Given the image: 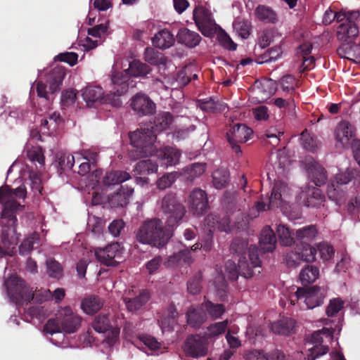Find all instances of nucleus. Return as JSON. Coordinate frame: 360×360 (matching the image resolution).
Here are the masks:
<instances>
[{
    "label": "nucleus",
    "instance_id": "nucleus-29",
    "mask_svg": "<svg viewBox=\"0 0 360 360\" xmlns=\"http://www.w3.org/2000/svg\"><path fill=\"white\" fill-rule=\"evenodd\" d=\"M25 167V169H24L22 172V177L25 179L27 178L26 184H29L34 195L41 194L42 186L39 172H36V171L30 169V167L27 163H26Z\"/></svg>",
    "mask_w": 360,
    "mask_h": 360
},
{
    "label": "nucleus",
    "instance_id": "nucleus-8",
    "mask_svg": "<svg viewBox=\"0 0 360 360\" xmlns=\"http://www.w3.org/2000/svg\"><path fill=\"white\" fill-rule=\"evenodd\" d=\"M326 292L324 288L313 286L307 290L291 285L283 291V297L280 300V304L285 307V300L289 302L290 305H295L296 302L300 304L302 301L306 309H311L320 306L326 297ZM301 309L304 306L300 305Z\"/></svg>",
    "mask_w": 360,
    "mask_h": 360
},
{
    "label": "nucleus",
    "instance_id": "nucleus-56",
    "mask_svg": "<svg viewBox=\"0 0 360 360\" xmlns=\"http://www.w3.org/2000/svg\"><path fill=\"white\" fill-rule=\"evenodd\" d=\"M302 262L312 263L316 260V249L309 244H302L297 246Z\"/></svg>",
    "mask_w": 360,
    "mask_h": 360
},
{
    "label": "nucleus",
    "instance_id": "nucleus-31",
    "mask_svg": "<svg viewBox=\"0 0 360 360\" xmlns=\"http://www.w3.org/2000/svg\"><path fill=\"white\" fill-rule=\"evenodd\" d=\"M176 37L179 43L184 44L188 48L195 47L202 39L199 34L185 27L179 30Z\"/></svg>",
    "mask_w": 360,
    "mask_h": 360
},
{
    "label": "nucleus",
    "instance_id": "nucleus-17",
    "mask_svg": "<svg viewBox=\"0 0 360 360\" xmlns=\"http://www.w3.org/2000/svg\"><path fill=\"white\" fill-rule=\"evenodd\" d=\"M189 210L195 216L204 214L209 208L207 193L201 188H194L186 199Z\"/></svg>",
    "mask_w": 360,
    "mask_h": 360
},
{
    "label": "nucleus",
    "instance_id": "nucleus-3",
    "mask_svg": "<svg viewBox=\"0 0 360 360\" xmlns=\"http://www.w3.org/2000/svg\"><path fill=\"white\" fill-rule=\"evenodd\" d=\"M245 240L236 238L233 240L231 250L238 254V265L233 261L229 260L225 264V270L231 280H236L239 276L250 278L255 274L253 269L260 267L261 261L258 255V250L255 245L248 248Z\"/></svg>",
    "mask_w": 360,
    "mask_h": 360
},
{
    "label": "nucleus",
    "instance_id": "nucleus-1",
    "mask_svg": "<svg viewBox=\"0 0 360 360\" xmlns=\"http://www.w3.org/2000/svg\"><path fill=\"white\" fill-rule=\"evenodd\" d=\"M26 193L25 186H19L14 190L6 185L0 187V204L2 205L0 259L13 257L16 252L15 247L19 235L16 233L17 219L15 213L21 210L23 206L18 203L15 198L24 199Z\"/></svg>",
    "mask_w": 360,
    "mask_h": 360
},
{
    "label": "nucleus",
    "instance_id": "nucleus-38",
    "mask_svg": "<svg viewBox=\"0 0 360 360\" xmlns=\"http://www.w3.org/2000/svg\"><path fill=\"white\" fill-rule=\"evenodd\" d=\"M228 327V321L216 322L210 324L207 327L203 338L208 341L209 340L215 339L219 335L224 333Z\"/></svg>",
    "mask_w": 360,
    "mask_h": 360
},
{
    "label": "nucleus",
    "instance_id": "nucleus-62",
    "mask_svg": "<svg viewBox=\"0 0 360 360\" xmlns=\"http://www.w3.org/2000/svg\"><path fill=\"white\" fill-rule=\"evenodd\" d=\"M176 81V75H169L164 77L162 80L156 79L154 82V85L158 89H179V86H175V83L174 82ZM177 85V83H176Z\"/></svg>",
    "mask_w": 360,
    "mask_h": 360
},
{
    "label": "nucleus",
    "instance_id": "nucleus-50",
    "mask_svg": "<svg viewBox=\"0 0 360 360\" xmlns=\"http://www.w3.org/2000/svg\"><path fill=\"white\" fill-rule=\"evenodd\" d=\"M257 18L266 22L275 23L277 21V15L271 8L265 6H259L255 10Z\"/></svg>",
    "mask_w": 360,
    "mask_h": 360
},
{
    "label": "nucleus",
    "instance_id": "nucleus-57",
    "mask_svg": "<svg viewBox=\"0 0 360 360\" xmlns=\"http://www.w3.org/2000/svg\"><path fill=\"white\" fill-rule=\"evenodd\" d=\"M316 252L319 253V256L323 262H330L335 255L333 247L326 242H322L316 245Z\"/></svg>",
    "mask_w": 360,
    "mask_h": 360
},
{
    "label": "nucleus",
    "instance_id": "nucleus-4",
    "mask_svg": "<svg viewBox=\"0 0 360 360\" xmlns=\"http://www.w3.org/2000/svg\"><path fill=\"white\" fill-rule=\"evenodd\" d=\"M82 318L74 313L70 307H65L58 310L55 319H50L44 326L43 333L45 335H56L57 339L51 338L49 341L56 345L66 347L60 340H64L63 333H74L81 326Z\"/></svg>",
    "mask_w": 360,
    "mask_h": 360
},
{
    "label": "nucleus",
    "instance_id": "nucleus-13",
    "mask_svg": "<svg viewBox=\"0 0 360 360\" xmlns=\"http://www.w3.org/2000/svg\"><path fill=\"white\" fill-rule=\"evenodd\" d=\"M131 326L127 324L123 330L126 338L132 342L139 349L143 351L148 355H158L162 353L161 344L156 338L149 335H141L137 338H133Z\"/></svg>",
    "mask_w": 360,
    "mask_h": 360
},
{
    "label": "nucleus",
    "instance_id": "nucleus-20",
    "mask_svg": "<svg viewBox=\"0 0 360 360\" xmlns=\"http://www.w3.org/2000/svg\"><path fill=\"white\" fill-rule=\"evenodd\" d=\"M134 155L136 156L134 160L141 158L139 155V152H134ZM153 155L158 158L160 164L162 166L167 167L169 166L175 165L179 162L181 153L178 149L173 147H165L160 150H157V147L155 145L154 151L150 155ZM148 155H150L148 154L147 155L142 156L141 158L147 157Z\"/></svg>",
    "mask_w": 360,
    "mask_h": 360
},
{
    "label": "nucleus",
    "instance_id": "nucleus-53",
    "mask_svg": "<svg viewBox=\"0 0 360 360\" xmlns=\"http://www.w3.org/2000/svg\"><path fill=\"white\" fill-rule=\"evenodd\" d=\"M27 157L32 164L37 166L39 164V167L44 165V155L42 148L39 146H32L27 150Z\"/></svg>",
    "mask_w": 360,
    "mask_h": 360
},
{
    "label": "nucleus",
    "instance_id": "nucleus-52",
    "mask_svg": "<svg viewBox=\"0 0 360 360\" xmlns=\"http://www.w3.org/2000/svg\"><path fill=\"white\" fill-rule=\"evenodd\" d=\"M158 171V165L151 160H144L138 162L134 167L136 174H150Z\"/></svg>",
    "mask_w": 360,
    "mask_h": 360
},
{
    "label": "nucleus",
    "instance_id": "nucleus-36",
    "mask_svg": "<svg viewBox=\"0 0 360 360\" xmlns=\"http://www.w3.org/2000/svg\"><path fill=\"white\" fill-rule=\"evenodd\" d=\"M187 323L193 328L200 327L207 319V314L202 306L198 308L191 307L187 314Z\"/></svg>",
    "mask_w": 360,
    "mask_h": 360
},
{
    "label": "nucleus",
    "instance_id": "nucleus-10",
    "mask_svg": "<svg viewBox=\"0 0 360 360\" xmlns=\"http://www.w3.org/2000/svg\"><path fill=\"white\" fill-rule=\"evenodd\" d=\"M65 73L59 68L53 69L47 76L46 82L39 81L37 83V92L41 102L50 108V103L53 99V94L62 85Z\"/></svg>",
    "mask_w": 360,
    "mask_h": 360
},
{
    "label": "nucleus",
    "instance_id": "nucleus-27",
    "mask_svg": "<svg viewBox=\"0 0 360 360\" xmlns=\"http://www.w3.org/2000/svg\"><path fill=\"white\" fill-rule=\"evenodd\" d=\"M354 127L348 122H340L335 129L337 146L346 148L354 141Z\"/></svg>",
    "mask_w": 360,
    "mask_h": 360
},
{
    "label": "nucleus",
    "instance_id": "nucleus-43",
    "mask_svg": "<svg viewBox=\"0 0 360 360\" xmlns=\"http://www.w3.org/2000/svg\"><path fill=\"white\" fill-rule=\"evenodd\" d=\"M197 103L202 110L209 112H222L227 108L226 104L216 102L212 98L200 99Z\"/></svg>",
    "mask_w": 360,
    "mask_h": 360
},
{
    "label": "nucleus",
    "instance_id": "nucleus-28",
    "mask_svg": "<svg viewBox=\"0 0 360 360\" xmlns=\"http://www.w3.org/2000/svg\"><path fill=\"white\" fill-rule=\"evenodd\" d=\"M306 162L307 172L311 181L317 186L324 184L327 179L324 169L311 158L307 159Z\"/></svg>",
    "mask_w": 360,
    "mask_h": 360
},
{
    "label": "nucleus",
    "instance_id": "nucleus-51",
    "mask_svg": "<svg viewBox=\"0 0 360 360\" xmlns=\"http://www.w3.org/2000/svg\"><path fill=\"white\" fill-rule=\"evenodd\" d=\"M203 310L206 311L207 314L212 319L221 318L225 312L224 306L221 304H214L210 301H205L201 304Z\"/></svg>",
    "mask_w": 360,
    "mask_h": 360
},
{
    "label": "nucleus",
    "instance_id": "nucleus-49",
    "mask_svg": "<svg viewBox=\"0 0 360 360\" xmlns=\"http://www.w3.org/2000/svg\"><path fill=\"white\" fill-rule=\"evenodd\" d=\"M178 313L174 307L171 306L167 316L163 317L160 321V326L163 333L173 330L176 323Z\"/></svg>",
    "mask_w": 360,
    "mask_h": 360
},
{
    "label": "nucleus",
    "instance_id": "nucleus-40",
    "mask_svg": "<svg viewBox=\"0 0 360 360\" xmlns=\"http://www.w3.org/2000/svg\"><path fill=\"white\" fill-rule=\"evenodd\" d=\"M276 232L281 245L291 246L295 243L293 233L287 226L283 224L276 225Z\"/></svg>",
    "mask_w": 360,
    "mask_h": 360
},
{
    "label": "nucleus",
    "instance_id": "nucleus-34",
    "mask_svg": "<svg viewBox=\"0 0 360 360\" xmlns=\"http://www.w3.org/2000/svg\"><path fill=\"white\" fill-rule=\"evenodd\" d=\"M295 322L293 319L283 317L271 323V329L274 333L289 335L295 328Z\"/></svg>",
    "mask_w": 360,
    "mask_h": 360
},
{
    "label": "nucleus",
    "instance_id": "nucleus-46",
    "mask_svg": "<svg viewBox=\"0 0 360 360\" xmlns=\"http://www.w3.org/2000/svg\"><path fill=\"white\" fill-rule=\"evenodd\" d=\"M233 27L236 34L243 39H247L251 32V22L241 18H236L233 22Z\"/></svg>",
    "mask_w": 360,
    "mask_h": 360
},
{
    "label": "nucleus",
    "instance_id": "nucleus-18",
    "mask_svg": "<svg viewBox=\"0 0 360 360\" xmlns=\"http://www.w3.org/2000/svg\"><path fill=\"white\" fill-rule=\"evenodd\" d=\"M253 134L252 129L245 124H235L227 133V140L233 150L236 153H241V150L238 143L248 141L251 139Z\"/></svg>",
    "mask_w": 360,
    "mask_h": 360
},
{
    "label": "nucleus",
    "instance_id": "nucleus-23",
    "mask_svg": "<svg viewBox=\"0 0 360 360\" xmlns=\"http://www.w3.org/2000/svg\"><path fill=\"white\" fill-rule=\"evenodd\" d=\"M326 198L321 191L314 186H308L302 191L297 202H300L306 207H319L324 205Z\"/></svg>",
    "mask_w": 360,
    "mask_h": 360
},
{
    "label": "nucleus",
    "instance_id": "nucleus-19",
    "mask_svg": "<svg viewBox=\"0 0 360 360\" xmlns=\"http://www.w3.org/2000/svg\"><path fill=\"white\" fill-rule=\"evenodd\" d=\"M333 331L329 328H323L322 330H319L313 333L310 338V342L314 344V346L308 349L309 354H307V360H316V358L326 354L328 352V347L318 346L323 341L322 335H326L327 338H330L333 336Z\"/></svg>",
    "mask_w": 360,
    "mask_h": 360
},
{
    "label": "nucleus",
    "instance_id": "nucleus-24",
    "mask_svg": "<svg viewBox=\"0 0 360 360\" xmlns=\"http://www.w3.org/2000/svg\"><path fill=\"white\" fill-rule=\"evenodd\" d=\"M150 67L139 60H133L129 63L128 69L125 70L124 72H113L112 75H117L120 78L126 77L129 80V89L134 88L135 83L133 79H131V76L139 77H145L150 72Z\"/></svg>",
    "mask_w": 360,
    "mask_h": 360
},
{
    "label": "nucleus",
    "instance_id": "nucleus-35",
    "mask_svg": "<svg viewBox=\"0 0 360 360\" xmlns=\"http://www.w3.org/2000/svg\"><path fill=\"white\" fill-rule=\"evenodd\" d=\"M175 41L174 35L168 30H162L153 38V45L160 49L171 47Z\"/></svg>",
    "mask_w": 360,
    "mask_h": 360
},
{
    "label": "nucleus",
    "instance_id": "nucleus-5",
    "mask_svg": "<svg viewBox=\"0 0 360 360\" xmlns=\"http://www.w3.org/2000/svg\"><path fill=\"white\" fill-rule=\"evenodd\" d=\"M111 80L115 91L109 94L104 96L103 89L98 86H88L82 90V98L89 107L96 103L110 104L116 108L122 105L120 96L128 91L129 79L126 77L120 78L117 75H112Z\"/></svg>",
    "mask_w": 360,
    "mask_h": 360
},
{
    "label": "nucleus",
    "instance_id": "nucleus-39",
    "mask_svg": "<svg viewBox=\"0 0 360 360\" xmlns=\"http://www.w3.org/2000/svg\"><path fill=\"white\" fill-rule=\"evenodd\" d=\"M131 178L129 173L123 171H112L107 172L103 177V184L105 186H113L121 184Z\"/></svg>",
    "mask_w": 360,
    "mask_h": 360
},
{
    "label": "nucleus",
    "instance_id": "nucleus-2",
    "mask_svg": "<svg viewBox=\"0 0 360 360\" xmlns=\"http://www.w3.org/2000/svg\"><path fill=\"white\" fill-rule=\"evenodd\" d=\"M172 122L173 117L171 113L162 112L155 117L153 125L150 127L141 128L129 133L130 143L134 149L129 151V157L135 159L136 156L134 155V152H139L140 157L153 154L156 142V134L168 129Z\"/></svg>",
    "mask_w": 360,
    "mask_h": 360
},
{
    "label": "nucleus",
    "instance_id": "nucleus-42",
    "mask_svg": "<svg viewBox=\"0 0 360 360\" xmlns=\"http://www.w3.org/2000/svg\"><path fill=\"white\" fill-rule=\"evenodd\" d=\"M317 230L313 225L307 226L299 229L296 231V238L301 242L302 244H308L313 241L317 236Z\"/></svg>",
    "mask_w": 360,
    "mask_h": 360
},
{
    "label": "nucleus",
    "instance_id": "nucleus-44",
    "mask_svg": "<svg viewBox=\"0 0 360 360\" xmlns=\"http://www.w3.org/2000/svg\"><path fill=\"white\" fill-rule=\"evenodd\" d=\"M191 251V250L186 248L174 254L169 257V264L179 266L190 265L193 262Z\"/></svg>",
    "mask_w": 360,
    "mask_h": 360
},
{
    "label": "nucleus",
    "instance_id": "nucleus-33",
    "mask_svg": "<svg viewBox=\"0 0 360 360\" xmlns=\"http://www.w3.org/2000/svg\"><path fill=\"white\" fill-rule=\"evenodd\" d=\"M134 193V188L122 186L115 193L111 195L108 200L111 207H124L129 201Z\"/></svg>",
    "mask_w": 360,
    "mask_h": 360
},
{
    "label": "nucleus",
    "instance_id": "nucleus-61",
    "mask_svg": "<svg viewBox=\"0 0 360 360\" xmlns=\"http://www.w3.org/2000/svg\"><path fill=\"white\" fill-rule=\"evenodd\" d=\"M108 23L100 24L88 30V34L96 38L101 43L108 34Z\"/></svg>",
    "mask_w": 360,
    "mask_h": 360
},
{
    "label": "nucleus",
    "instance_id": "nucleus-63",
    "mask_svg": "<svg viewBox=\"0 0 360 360\" xmlns=\"http://www.w3.org/2000/svg\"><path fill=\"white\" fill-rule=\"evenodd\" d=\"M79 153H75L74 155L64 154L59 158V165L62 169H70L73 167L75 162H79Z\"/></svg>",
    "mask_w": 360,
    "mask_h": 360
},
{
    "label": "nucleus",
    "instance_id": "nucleus-16",
    "mask_svg": "<svg viewBox=\"0 0 360 360\" xmlns=\"http://www.w3.org/2000/svg\"><path fill=\"white\" fill-rule=\"evenodd\" d=\"M93 328L98 333H108L106 342L109 345H114L117 340L120 334V328L112 324L107 315L97 316L92 323Z\"/></svg>",
    "mask_w": 360,
    "mask_h": 360
},
{
    "label": "nucleus",
    "instance_id": "nucleus-14",
    "mask_svg": "<svg viewBox=\"0 0 360 360\" xmlns=\"http://www.w3.org/2000/svg\"><path fill=\"white\" fill-rule=\"evenodd\" d=\"M124 250L118 243L108 245L104 248H97L94 255L97 260L106 266H117L124 258Z\"/></svg>",
    "mask_w": 360,
    "mask_h": 360
},
{
    "label": "nucleus",
    "instance_id": "nucleus-11",
    "mask_svg": "<svg viewBox=\"0 0 360 360\" xmlns=\"http://www.w3.org/2000/svg\"><path fill=\"white\" fill-rule=\"evenodd\" d=\"M360 18L359 11H347L344 21L340 22L337 29V38L339 41L349 44L359 35V27L356 21Z\"/></svg>",
    "mask_w": 360,
    "mask_h": 360
},
{
    "label": "nucleus",
    "instance_id": "nucleus-30",
    "mask_svg": "<svg viewBox=\"0 0 360 360\" xmlns=\"http://www.w3.org/2000/svg\"><path fill=\"white\" fill-rule=\"evenodd\" d=\"M145 60L151 65L158 66L159 70H165L169 63L167 58L153 48H146L144 52Z\"/></svg>",
    "mask_w": 360,
    "mask_h": 360
},
{
    "label": "nucleus",
    "instance_id": "nucleus-47",
    "mask_svg": "<svg viewBox=\"0 0 360 360\" xmlns=\"http://www.w3.org/2000/svg\"><path fill=\"white\" fill-rule=\"evenodd\" d=\"M319 276V270L316 266H306L300 273V279L304 285L314 282Z\"/></svg>",
    "mask_w": 360,
    "mask_h": 360
},
{
    "label": "nucleus",
    "instance_id": "nucleus-41",
    "mask_svg": "<svg viewBox=\"0 0 360 360\" xmlns=\"http://www.w3.org/2000/svg\"><path fill=\"white\" fill-rule=\"evenodd\" d=\"M259 93L262 94V99L264 100L274 94L277 89L276 82L271 79H264L256 82Z\"/></svg>",
    "mask_w": 360,
    "mask_h": 360
},
{
    "label": "nucleus",
    "instance_id": "nucleus-64",
    "mask_svg": "<svg viewBox=\"0 0 360 360\" xmlns=\"http://www.w3.org/2000/svg\"><path fill=\"white\" fill-rule=\"evenodd\" d=\"M284 262L289 267H296L302 262L297 248L295 250L288 251L285 254Z\"/></svg>",
    "mask_w": 360,
    "mask_h": 360
},
{
    "label": "nucleus",
    "instance_id": "nucleus-15",
    "mask_svg": "<svg viewBox=\"0 0 360 360\" xmlns=\"http://www.w3.org/2000/svg\"><path fill=\"white\" fill-rule=\"evenodd\" d=\"M193 20L198 30L206 36H211L217 30V25L213 18L212 13L207 8L200 6L193 11Z\"/></svg>",
    "mask_w": 360,
    "mask_h": 360
},
{
    "label": "nucleus",
    "instance_id": "nucleus-6",
    "mask_svg": "<svg viewBox=\"0 0 360 360\" xmlns=\"http://www.w3.org/2000/svg\"><path fill=\"white\" fill-rule=\"evenodd\" d=\"M291 204L292 188L283 181H276L269 199L262 197L255 202L250 209L248 217L252 219L257 217L261 212L276 208H279L287 215Z\"/></svg>",
    "mask_w": 360,
    "mask_h": 360
},
{
    "label": "nucleus",
    "instance_id": "nucleus-21",
    "mask_svg": "<svg viewBox=\"0 0 360 360\" xmlns=\"http://www.w3.org/2000/svg\"><path fill=\"white\" fill-rule=\"evenodd\" d=\"M352 173L347 170L336 174L335 181L328 186L327 194L328 198L335 201L336 204H340L344 195L343 192L339 189V186L345 185L351 181Z\"/></svg>",
    "mask_w": 360,
    "mask_h": 360
},
{
    "label": "nucleus",
    "instance_id": "nucleus-60",
    "mask_svg": "<svg viewBox=\"0 0 360 360\" xmlns=\"http://www.w3.org/2000/svg\"><path fill=\"white\" fill-rule=\"evenodd\" d=\"M301 141L304 148L307 150L314 151L318 148L319 141L317 139L307 130L301 134Z\"/></svg>",
    "mask_w": 360,
    "mask_h": 360
},
{
    "label": "nucleus",
    "instance_id": "nucleus-37",
    "mask_svg": "<svg viewBox=\"0 0 360 360\" xmlns=\"http://www.w3.org/2000/svg\"><path fill=\"white\" fill-rule=\"evenodd\" d=\"M60 121V115L56 112L50 114L41 120L40 132L43 134L51 135L56 129Z\"/></svg>",
    "mask_w": 360,
    "mask_h": 360
},
{
    "label": "nucleus",
    "instance_id": "nucleus-32",
    "mask_svg": "<svg viewBox=\"0 0 360 360\" xmlns=\"http://www.w3.org/2000/svg\"><path fill=\"white\" fill-rule=\"evenodd\" d=\"M276 245V238L273 229L267 226H265L260 235L259 246L264 252H272Z\"/></svg>",
    "mask_w": 360,
    "mask_h": 360
},
{
    "label": "nucleus",
    "instance_id": "nucleus-26",
    "mask_svg": "<svg viewBox=\"0 0 360 360\" xmlns=\"http://www.w3.org/2000/svg\"><path fill=\"white\" fill-rule=\"evenodd\" d=\"M131 106L139 116L153 114L155 110V104L146 94H137L132 98Z\"/></svg>",
    "mask_w": 360,
    "mask_h": 360
},
{
    "label": "nucleus",
    "instance_id": "nucleus-22",
    "mask_svg": "<svg viewBox=\"0 0 360 360\" xmlns=\"http://www.w3.org/2000/svg\"><path fill=\"white\" fill-rule=\"evenodd\" d=\"M149 292L143 290L137 295L135 288L132 287L125 291L123 296V300L127 309L130 311L139 310L149 300Z\"/></svg>",
    "mask_w": 360,
    "mask_h": 360
},
{
    "label": "nucleus",
    "instance_id": "nucleus-45",
    "mask_svg": "<svg viewBox=\"0 0 360 360\" xmlns=\"http://www.w3.org/2000/svg\"><path fill=\"white\" fill-rule=\"evenodd\" d=\"M103 306V303L98 297L91 296L84 298L81 303L83 311L88 314L97 312Z\"/></svg>",
    "mask_w": 360,
    "mask_h": 360
},
{
    "label": "nucleus",
    "instance_id": "nucleus-58",
    "mask_svg": "<svg viewBox=\"0 0 360 360\" xmlns=\"http://www.w3.org/2000/svg\"><path fill=\"white\" fill-rule=\"evenodd\" d=\"M39 241V236L36 232L32 233L25 238L19 246L21 255L29 254L33 249V245Z\"/></svg>",
    "mask_w": 360,
    "mask_h": 360
},
{
    "label": "nucleus",
    "instance_id": "nucleus-7",
    "mask_svg": "<svg viewBox=\"0 0 360 360\" xmlns=\"http://www.w3.org/2000/svg\"><path fill=\"white\" fill-rule=\"evenodd\" d=\"M172 236V231L167 229L163 222L157 218L146 220L136 232L138 242L158 248L164 247Z\"/></svg>",
    "mask_w": 360,
    "mask_h": 360
},
{
    "label": "nucleus",
    "instance_id": "nucleus-54",
    "mask_svg": "<svg viewBox=\"0 0 360 360\" xmlns=\"http://www.w3.org/2000/svg\"><path fill=\"white\" fill-rule=\"evenodd\" d=\"M213 185L217 189L226 186L229 181V173L226 169H219L212 174Z\"/></svg>",
    "mask_w": 360,
    "mask_h": 360
},
{
    "label": "nucleus",
    "instance_id": "nucleus-25",
    "mask_svg": "<svg viewBox=\"0 0 360 360\" xmlns=\"http://www.w3.org/2000/svg\"><path fill=\"white\" fill-rule=\"evenodd\" d=\"M205 340L199 335H191L185 342L184 350L186 355L198 358L204 356L207 352Z\"/></svg>",
    "mask_w": 360,
    "mask_h": 360
},
{
    "label": "nucleus",
    "instance_id": "nucleus-55",
    "mask_svg": "<svg viewBox=\"0 0 360 360\" xmlns=\"http://www.w3.org/2000/svg\"><path fill=\"white\" fill-rule=\"evenodd\" d=\"M345 302L340 297L331 299L326 307V313L328 317L338 316L342 314Z\"/></svg>",
    "mask_w": 360,
    "mask_h": 360
},
{
    "label": "nucleus",
    "instance_id": "nucleus-48",
    "mask_svg": "<svg viewBox=\"0 0 360 360\" xmlns=\"http://www.w3.org/2000/svg\"><path fill=\"white\" fill-rule=\"evenodd\" d=\"M45 264L46 274L49 277L58 280L63 276V268L55 259H47Z\"/></svg>",
    "mask_w": 360,
    "mask_h": 360
},
{
    "label": "nucleus",
    "instance_id": "nucleus-12",
    "mask_svg": "<svg viewBox=\"0 0 360 360\" xmlns=\"http://www.w3.org/2000/svg\"><path fill=\"white\" fill-rule=\"evenodd\" d=\"M161 208L166 215L167 224L169 227L177 225L185 214L184 207L179 202L176 195L172 193H167L162 198Z\"/></svg>",
    "mask_w": 360,
    "mask_h": 360
},
{
    "label": "nucleus",
    "instance_id": "nucleus-9",
    "mask_svg": "<svg viewBox=\"0 0 360 360\" xmlns=\"http://www.w3.org/2000/svg\"><path fill=\"white\" fill-rule=\"evenodd\" d=\"M4 285L10 301L18 305L29 302L34 297L39 302L52 300V292L49 290L41 289L34 295L30 288L26 285L25 282L16 275L6 279Z\"/></svg>",
    "mask_w": 360,
    "mask_h": 360
},
{
    "label": "nucleus",
    "instance_id": "nucleus-59",
    "mask_svg": "<svg viewBox=\"0 0 360 360\" xmlns=\"http://www.w3.org/2000/svg\"><path fill=\"white\" fill-rule=\"evenodd\" d=\"M205 171V164L193 163L184 169L186 178L191 181L202 175Z\"/></svg>",
    "mask_w": 360,
    "mask_h": 360
}]
</instances>
